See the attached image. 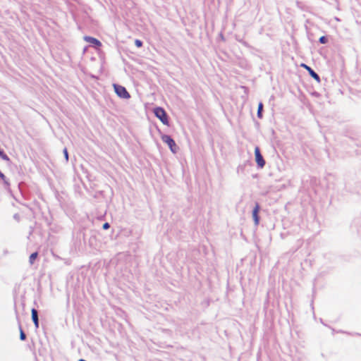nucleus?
<instances>
[{
    "instance_id": "obj_1",
    "label": "nucleus",
    "mask_w": 361,
    "mask_h": 361,
    "mask_svg": "<svg viewBox=\"0 0 361 361\" xmlns=\"http://www.w3.org/2000/svg\"><path fill=\"white\" fill-rule=\"evenodd\" d=\"M113 87L115 92L119 97L123 99H129L130 97V94L126 90L125 87L117 84H114Z\"/></svg>"
},
{
    "instance_id": "obj_2",
    "label": "nucleus",
    "mask_w": 361,
    "mask_h": 361,
    "mask_svg": "<svg viewBox=\"0 0 361 361\" xmlns=\"http://www.w3.org/2000/svg\"><path fill=\"white\" fill-rule=\"evenodd\" d=\"M155 116L165 125H168L169 121L166 111L161 107H157L154 110Z\"/></svg>"
},
{
    "instance_id": "obj_3",
    "label": "nucleus",
    "mask_w": 361,
    "mask_h": 361,
    "mask_svg": "<svg viewBox=\"0 0 361 361\" xmlns=\"http://www.w3.org/2000/svg\"><path fill=\"white\" fill-rule=\"evenodd\" d=\"M161 140L164 142H165L166 144L168 145V146L169 147V148L172 152H173V153L176 152V151L178 149L176 144L175 141L169 135H163L161 136Z\"/></svg>"
},
{
    "instance_id": "obj_4",
    "label": "nucleus",
    "mask_w": 361,
    "mask_h": 361,
    "mask_svg": "<svg viewBox=\"0 0 361 361\" xmlns=\"http://www.w3.org/2000/svg\"><path fill=\"white\" fill-rule=\"evenodd\" d=\"M255 160L259 166V167L262 168L265 165V161L264 160L261 153L259 148L258 147H256L255 149Z\"/></svg>"
},
{
    "instance_id": "obj_5",
    "label": "nucleus",
    "mask_w": 361,
    "mask_h": 361,
    "mask_svg": "<svg viewBox=\"0 0 361 361\" xmlns=\"http://www.w3.org/2000/svg\"><path fill=\"white\" fill-rule=\"evenodd\" d=\"M83 39L85 42H89L97 47H100L102 46L100 41L94 37L90 36H85Z\"/></svg>"
},
{
    "instance_id": "obj_6",
    "label": "nucleus",
    "mask_w": 361,
    "mask_h": 361,
    "mask_svg": "<svg viewBox=\"0 0 361 361\" xmlns=\"http://www.w3.org/2000/svg\"><path fill=\"white\" fill-rule=\"evenodd\" d=\"M301 67L304 68L305 69H306L308 73H310V75L314 79L316 80L317 82H319L320 81V78H319V76L318 75V74H317L310 66H307L306 64L305 63H302L300 65Z\"/></svg>"
},
{
    "instance_id": "obj_7",
    "label": "nucleus",
    "mask_w": 361,
    "mask_h": 361,
    "mask_svg": "<svg viewBox=\"0 0 361 361\" xmlns=\"http://www.w3.org/2000/svg\"><path fill=\"white\" fill-rule=\"evenodd\" d=\"M260 210V207L258 203H256L255 204V207L252 211V217H253V219L255 221V225H258L259 224V216H258V213Z\"/></svg>"
},
{
    "instance_id": "obj_8",
    "label": "nucleus",
    "mask_w": 361,
    "mask_h": 361,
    "mask_svg": "<svg viewBox=\"0 0 361 361\" xmlns=\"http://www.w3.org/2000/svg\"><path fill=\"white\" fill-rule=\"evenodd\" d=\"M31 313H32V319L35 324V328H38L39 327V320H38L37 311L33 308L31 310Z\"/></svg>"
},
{
    "instance_id": "obj_9",
    "label": "nucleus",
    "mask_w": 361,
    "mask_h": 361,
    "mask_svg": "<svg viewBox=\"0 0 361 361\" xmlns=\"http://www.w3.org/2000/svg\"><path fill=\"white\" fill-rule=\"evenodd\" d=\"M38 256V253L36 252H34V253H32L29 257V262L31 264H32L35 262V260L37 259Z\"/></svg>"
},
{
    "instance_id": "obj_10",
    "label": "nucleus",
    "mask_w": 361,
    "mask_h": 361,
    "mask_svg": "<svg viewBox=\"0 0 361 361\" xmlns=\"http://www.w3.org/2000/svg\"><path fill=\"white\" fill-rule=\"evenodd\" d=\"M20 340L22 341H24L25 340L26 338V336H25V334L24 333L23 330L22 329L21 326H20Z\"/></svg>"
},
{
    "instance_id": "obj_11",
    "label": "nucleus",
    "mask_w": 361,
    "mask_h": 361,
    "mask_svg": "<svg viewBox=\"0 0 361 361\" xmlns=\"http://www.w3.org/2000/svg\"><path fill=\"white\" fill-rule=\"evenodd\" d=\"M263 109V104L262 103H259L258 106V111H257V115L259 118H262V111Z\"/></svg>"
},
{
    "instance_id": "obj_12",
    "label": "nucleus",
    "mask_w": 361,
    "mask_h": 361,
    "mask_svg": "<svg viewBox=\"0 0 361 361\" xmlns=\"http://www.w3.org/2000/svg\"><path fill=\"white\" fill-rule=\"evenodd\" d=\"M0 157H1L4 160H8V156L0 149Z\"/></svg>"
},
{
    "instance_id": "obj_13",
    "label": "nucleus",
    "mask_w": 361,
    "mask_h": 361,
    "mask_svg": "<svg viewBox=\"0 0 361 361\" xmlns=\"http://www.w3.org/2000/svg\"><path fill=\"white\" fill-rule=\"evenodd\" d=\"M135 44L137 47H141L142 46V42L140 39H135Z\"/></svg>"
},
{
    "instance_id": "obj_14",
    "label": "nucleus",
    "mask_w": 361,
    "mask_h": 361,
    "mask_svg": "<svg viewBox=\"0 0 361 361\" xmlns=\"http://www.w3.org/2000/svg\"><path fill=\"white\" fill-rule=\"evenodd\" d=\"M319 42L322 44H326L327 42V39L326 38V37L322 36L319 38Z\"/></svg>"
},
{
    "instance_id": "obj_15",
    "label": "nucleus",
    "mask_w": 361,
    "mask_h": 361,
    "mask_svg": "<svg viewBox=\"0 0 361 361\" xmlns=\"http://www.w3.org/2000/svg\"><path fill=\"white\" fill-rule=\"evenodd\" d=\"M63 154H64V157H65L66 160L68 161V150H67L66 148H65L63 149Z\"/></svg>"
},
{
    "instance_id": "obj_16",
    "label": "nucleus",
    "mask_w": 361,
    "mask_h": 361,
    "mask_svg": "<svg viewBox=\"0 0 361 361\" xmlns=\"http://www.w3.org/2000/svg\"><path fill=\"white\" fill-rule=\"evenodd\" d=\"M109 227H110V226H109V223H104L102 226L103 229H104V230L108 229Z\"/></svg>"
},
{
    "instance_id": "obj_17",
    "label": "nucleus",
    "mask_w": 361,
    "mask_h": 361,
    "mask_svg": "<svg viewBox=\"0 0 361 361\" xmlns=\"http://www.w3.org/2000/svg\"><path fill=\"white\" fill-rule=\"evenodd\" d=\"M0 178L6 183H7L6 180V177L0 171Z\"/></svg>"
},
{
    "instance_id": "obj_18",
    "label": "nucleus",
    "mask_w": 361,
    "mask_h": 361,
    "mask_svg": "<svg viewBox=\"0 0 361 361\" xmlns=\"http://www.w3.org/2000/svg\"><path fill=\"white\" fill-rule=\"evenodd\" d=\"M79 361H86V360H85L83 359H80V360H79Z\"/></svg>"
}]
</instances>
